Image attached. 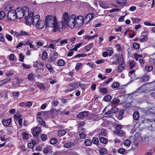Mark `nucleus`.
I'll use <instances>...</instances> for the list:
<instances>
[{
    "instance_id": "55",
    "label": "nucleus",
    "mask_w": 155,
    "mask_h": 155,
    "mask_svg": "<svg viewBox=\"0 0 155 155\" xmlns=\"http://www.w3.org/2000/svg\"><path fill=\"white\" fill-rule=\"evenodd\" d=\"M12 96L14 97H18L19 95V93L18 91L12 92Z\"/></svg>"
},
{
    "instance_id": "46",
    "label": "nucleus",
    "mask_w": 155,
    "mask_h": 155,
    "mask_svg": "<svg viewBox=\"0 0 155 155\" xmlns=\"http://www.w3.org/2000/svg\"><path fill=\"white\" fill-rule=\"evenodd\" d=\"M78 131L79 133H85V130L84 128L81 127H79L78 126Z\"/></svg>"
},
{
    "instance_id": "57",
    "label": "nucleus",
    "mask_w": 155,
    "mask_h": 155,
    "mask_svg": "<svg viewBox=\"0 0 155 155\" xmlns=\"http://www.w3.org/2000/svg\"><path fill=\"white\" fill-rule=\"evenodd\" d=\"M47 136L46 135L44 134H42L41 138V140L43 141H45L47 139Z\"/></svg>"
},
{
    "instance_id": "56",
    "label": "nucleus",
    "mask_w": 155,
    "mask_h": 155,
    "mask_svg": "<svg viewBox=\"0 0 155 155\" xmlns=\"http://www.w3.org/2000/svg\"><path fill=\"white\" fill-rule=\"evenodd\" d=\"M131 20L133 23H136L140 21V19L136 18H132Z\"/></svg>"
},
{
    "instance_id": "47",
    "label": "nucleus",
    "mask_w": 155,
    "mask_h": 155,
    "mask_svg": "<svg viewBox=\"0 0 155 155\" xmlns=\"http://www.w3.org/2000/svg\"><path fill=\"white\" fill-rule=\"evenodd\" d=\"M133 47L134 49H138L140 47V45L138 43L135 42L133 45Z\"/></svg>"
},
{
    "instance_id": "23",
    "label": "nucleus",
    "mask_w": 155,
    "mask_h": 155,
    "mask_svg": "<svg viewBox=\"0 0 155 155\" xmlns=\"http://www.w3.org/2000/svg\"><path fill=\"white\" fill-rule=\"evenodd\" d=\"M114 133L116 134H118L120 136H123L124 135V132L121 130H115L114 131Z\"/></svg>"
},
{
    "instance_id": "64",
    "label": "nucleus",
    "mask_w": 155,
    "mask_h": 155,
    "mask_svg": "<svg viewBox=\"0 0 155 155\" xmlns=\"http://www.w3.org/2000/svg\"><path fill=\"white\" fill-rule=\"evenodd\" d=\"M22 66L24 68L27 69H29L31 67V66L30 65L26 64L24 63L22 64Z\"/></svg>"
},
{
    "instance_id": "33",
    "label": "nucleus",
    "mask_w": 155,
    "mask_h": 155,
    "mask_svg": "<svg viewBox=\"0 0 155 155\" xmlns=\"http://www.w3.org/2000/svg\"><path fill=\"white\" fill-rule=\"evenodd\" d=\"M65 61L63 59H60L58 62V64L59 66H61L64 65Z\"/></svg>"
},
{
    "instance_id": "32",
    "label": "nucleus",
    "mask_w": 155,
    "mask_h": 155,
    "mask_svg": "<svg viewBox=\"0 0 155 155\" xmlns=\"http://www.w3.org/2000/svg\"><path fill=\"white\" fill-rule=\"evenodd\" d=\"M94 45L92 43H90L89 45H87L85 47V49L86 51H89L93 46Z\"/></svg>"
},
{
    "instance_id": "19",
    "label": "nucleus",
    "mask_w": 155,
    "mask_h": 155,
    "mask_svg": "<svg viewBox=\"0 0 155 155\" xmlns=\"http://www.w3.org/2000/svg\"><path fill=\"white\" fill-rule=\"evenodd\" d=\"M2 123L3 125L5 126H8L11 122V119L9 118V119L4 120L3 119L2 120Z\"/></svg>"
},
{
    "instance_id": "15",
    "label": "nucleus",
    "mask_w": 155,
    "mask_h": 155,
    "mask_svg": "<svg viewBox=\"0 0 155 155\" xmlns=\"http://www.w3.org/2000/svg\"><path fill=\"white\" fill-rule=\"evenodd\" d=\"M39 16L38 15H36L33 18V20L32 25L34 26H35L38 23V21L40 20Z\"/></svg>"
},
{
    "instance_id": "24",
    "label": "nucleus",
    "mask_w": 155,
    "mask_h": 155,
    "mask_svg": "<svg viewBox=\"0 0 155 155\" xmlns=\"http://www.w3.org/2000/svg\"><path fill=\"white\" fill-rule=\"evenodd\" d=\"M133 117L134 120H137L139 117V113L138 112L136 111L133 114Z\"/></svg>"
},
{
    "instance_id": "7",
    "label": "nucleus",
    "mask_w": 155,
    "mask_h": 155,
    "mask_svg": "<svg viewBox=\"0 0 155 155\" xmlns=\"http://www.w3.org/2000/svg\"><path fill=\"white\" fill-rule=\"evenodd\" d=\"M119 62V66L118 67L117 71L119 73H121L124 69L125 66L124 59L122 57H120V59Z\"/></svg>"
},
{
    "instance_id": "17",
    "label": "nucleus",
    "mask_w": 155,
    "mask_h": 155,
    "mask_svg": "<svg viewBox=\"0 0 155 155\" xmlns=\"http://www.w3.org/2000/svg\"><path fill=\"white\" fill-rule=\"evenodd\" d=\"M150 78V76L149 75L145 74L140 79L141 82H145L148 81Z\"/></svg>"
},
{
    "instance_id": "37",
    "label": "nucleus",
    "mask_w": 155,
    "mask_h": 155,
    "mask_svg": "<svg viewBox=\"0 0 155 155\" xmlns=\"http://www.w3.org/2000/svg\"><path fill=\"white\" fill-rule=\"evenodd\" d=\"M34 74L33 73H31L29 74V75L28 76V80L30 81H32L34 79Z\"/></svg>"
},
{
    "instance_id": "62",
    "label": "nucleus",
    "mask_w": 155,
    "mask_h": 155,
    "mask_svg": "<svg viewBox=\"0 0 155 155\" xmlns=\"http://www.w3.org/2000/svg\"><path fill=\"white\" fill-rule=\"evenodd\" d=\"M67 39L63 40L60 42V44L61 45H64L68 43Z\"/></svg>"
},
{
    "instance_id": "1",
    "label": "nucleus",
    "mask_w": 155,
    "mask_h": 155,
    "mask_svg": "<svg viewBox=\"0 0 155 155\" xmlns=\"http://www.w3.org/2000/svg\"><path fill=\"white\" fill-rule=\"evenodd\" d=\"M69 22V27L71 28H74L75 26L78 28L80 27L84 23L83 17L81 15L77 16L74 15H71L70 17Z\"/></svg>"
},
{
    "instance_id": "29",
    "label": "nucleus",
    "mask_w": 155,
    "mask_h": 155,
    "mask_svg": "<svg viewBox=\"0 0 155 155\" xmlns=\"http://www.w3.org/2000/svg\"><path fill=\"white\" fill-rule=\"evenodd\" d=\"M66 133V131L64 130H62L58 131V135L59 136L61 137L64 135Z\"/></svg>"
},
{
    "instance_id": "18",
    "label": "nucleus",
    "mask_w": 155,
    "mask_h": 155,
    "mask_svg": "<svg viewBox=\"0 0 155 155\" xmlns=\"http://www.w3.org/2000/svg\"><path fill=\"white\" fill-rule=\"evenodd\" d=\"M99 5L101 7L104 9L108 8L110 7L108 4L105 2H102L100 3Z\"/></svg>"
},
{
    "instance_id": "22",
    "label": "nucleus",
    "mask_w": 155,
    "mask_h": 155,
    "mask_svg": "<svg viewBox=\"0 0 155 155\" xmlns=\"http://www.w3.org/2000/svg\"><path fill=\"white\" fill-rule=\"evenodd\" d=\"M136 63L134 61L131 60L129 62L130 68V69H133L136 65Z\"/></svg>"
},
{
    "instance_id": "14",
    "label": "nucleus",
    "mask_w": 155,
    "mask_h": 155,
    "mask_svg": "<svg viewBox=\"0 0 155 155\" xmlns=\"http://www.w3.org/2000/svg\"><path fill=\"white\" fill-rule=\"evenodd\" d=\"M75 145V143L72 141L67 142L64 144L63 147L66 148H69L73 147Z\"/></svg>"
},
{
    "instance_id": "40",
    "label": "nucleus",
    "mask_w": 155,
    "mask_h": 155,
    "mask_svg": "<svg viewBox=\"0 0 155 155\" xmlns=\"http://www.w3.org/2000/svg\"><path fill=\"white\" fill-rule=\"evenodd\" d=\"M148 38L146 35L143 36V37L140 39V42H144L147 40Z\"/></svg>"
},
{
    "instance_id": "10",
    "label": "nucleus",
    "mask_w": 155,
    "mask_h": 155,
    "mask_svg": "<svg viewBox=\"0 0 155 155\" xmlns=\"http://www.w3.org/2000/svg\"><path fill=\"white\" fill-rule=\"evenodd\" d=\"M33 12H31L30 13L29 17H28V18H26V17H25L26 22L29 25H31L33 23L32 22L33 18Z\"/></svg>"
},
{
    "instance_id": "31",
    "label": "nucleus",
    "mask_w": 155,
    "mask_h": 155,
    "mask_svg": "<svg viewBox=\"0 0 155 155\" xmlns=\"http://www.w3.org/2000/svg\"><path fill=\"white\" fill-rule=\"evenodd\" d=\"M99 152L101 155H104L107 153V150L105 148H102L100 150Z\"/></svg>"
},
{
    "instance_id": "50",
    "label": "nucleus",
    "mask_w": 155,
    "mask_h": 155,
    "mask_svg": "<svg viewBox=\"0 0 155 155\" xmlns=\"http://www.w3.org/2000/svg\"><path fill=\"white\" fill-rule=\"evenodd\" d=\"M19 60L23 62L24 61V55L22 54L21 53L19 54Z\"/></svg>"
},
{
    "instance_id": "34",
    "label": "nucleus",
    "mask_w": 155,
    "mask_h": 155,
    "mask_svg": "<svg viewBox=\"0 0 155 155\" xmlns=\"http://www.w3.org/2000/svg\"><path fill=\"white\" fill-rule=\"evenodd\" d=\"M92 142L94 144L97 145L99 143V140L97 138L94 137L92 139Z\"/></svg>"
},
{
    "instance_id": "49",
    "label": "nucleus",
    "mask_w": 155,
    "mask_h": 155,
    "mask_svg": "<svg viewBox=\"0 0 155 155\" xmlns=\"http://www.w3.org/2000/svg\"><path fill=\"white\" fill-rule=\"evenodd\" d=\"M0 41L3 43L5 42V38L4 35L2 33H0Z\"/></svg>"
},
{
    "instance_id": "63",
    "label": "nucleus",
    "mask_w": 155,
    "mask_h": 155,
    "mask_svg": "<svg viewBox=\"0 0 155 155\" xmlns=\"http://www.w3.org/2000/svg\"><path fill=\"white\" fill-rule=\"evenodd\" d=\"M104 60L103 59H101L99 60H97L95 61V63L97 64H99L101 63H103L104 62Z\"/></svg>"
},
{
    "instance_id": "36",
    "label": "nucleus",
    "mask_w": 155,
    "mask_h": 155,
    "mask_svg": "<svg viewBox=\"0 0 155 155\" xmlns=\"http://www.w3.org/2000/svg\"><path fill=\"white\" fill-rule=\"evenodd\" d=\"M11 79V78L8 77L6 79H5L3 80H2V84H5L6 83H7L8 82H9L10 81Z\"/></svg>"
},
{
    "instance_id": "51",
    "label": "nucleus",
    "mask_w": 155,
    "mask_h": 155,
    "mask_svg": "<svg viewBox=\"0 0 155 155\" xmlns=\"http://www.w3.org/2000/svg\"><path fill=\"white\" fill-rule=\"evenodd\" d=\"M86 54H78L74 57V58H77L85 57L86 56Z\"/></svg>"
},
{
    "instance_id": "48",
    "label": "nucleus",
    "mask_w": 155,
    "mask_h": 155,
    "mask_svg": "<svg viewBox=\"0 0 155 155\" xmlns=\"http://www.w3.org/2000/svg\"><path fill=\"white\" fill-rule=\"evenodd\" d=\"M6 38L9 41H11L12 39V36L8 34H6L5 36Z\"/></svg>"
},
{
    "instance_id": "6",
    "label": "nucleus",
    "mask_w": 155,
    "mask_h": 155,
    "mask_svg": "<svg viewBox=\"0 0 155 155\" xmlns=\"http://www.w3.org/2000/svg\"><path fill=\"white\" fill-rule=\"evenodd\" d=\"M8 18L11 20H14L17 18L15 11L12 10L9 11L7 15Z\"/></svg>"
},
{
    "instance_id": "21",
    "label": "nucleus",
    "mask_w": 155,
    "mask_h": 155,
    "mask_svg": "<svg viewBox=\"0 0 155 155\" xmlns=\"http://www.w3.org/2000/svg\"><path fill=\"white\" fill-rule=\"evenodd\" d=\"M117 3L121 6L125 5L126 3L125 0H116Z\"/></svg>"
},
{
    "instance_id": "5",
    "label": "nucleus",
    "mask_w": 155,
    "mask_h": 155,
    "mask_svg": "<svg viewBox=\"0 0 155 155\" xmlns=\"http://www.w3.org/2000/svg\"><path fill=\"white\" fill-rule=\"evenodd\" d=\"M80 85V82H72L69 84L67 87V90L66 91V92L71 91L76 89Z\"/></svg>"
},
{
    "instance_id": "41",
    "label": "nucleus",
    "mask_w": 155,
    "mask_h": 155,
    "mask_svg": "<svg viewBox=\"0 0 155 155\" xmlns=\"http://www.w3.org/2000/svg\"><path fill=\"white\" fill-rule=\"evenodd\" d=\"M59 111V110H57L55 109H51L50 110V112L51 114H58V112Z\"/></svg>"
},
{
    "instance_id": "26",
    "label": "nucleus",
    "mask_w": 155,
    "mask_h": 155,
    "mask_svg": "<svg viewBox=\"0 0 155 155\" xmlns=\"http://www.w3.org/2000/svg\"><path fill=\"white\" fill-rule=\"evenodd\" d=\"M100 141L103 143L107 144V140L104 137H101L99 138Z\"/></svg>"
},
{
    "instance_id": "9",
    "label": "nucleus",
    "mask_w": 155,
    "mask_h": 155,
    "mask_svg": "<svg viewBox=\"0 0 155 155\" xmlns=\"http://www.w3.org/2000/svg\"><path fill=\"white\" fill-rule=\"evenodd\" d=\"M63 19L64 20L63 22L64 24H68L69 26V21H70V17L69 18L68 14L67 12H65L63 15Z\"/></svg>"
},
{
    "instance_id": "2",
    "label": "nucleus",
    "mask_w": 155,
    "mask_h": 155,
    "mask_svg": "<svg viewBox=\"0 0 155 155\" xmlns=\"http://www.w3.org/2000/svg\"><path fill=\"white\" fill-rule=\"evenodd\" d=\"M15 11L17 18L20 19L24 16L26 17L29 15V9L27 6H25L22 8H17Z\"/></svg>"
},
{
    "instance_id": "44",
    "label": "nucleus",
    "mask_w": 155,
    "mask_h": 155,
    "mask_svg": "<svg viewBox=\"0 0 155 155\" xmlns=\"http://www.w3.org/2000/svg\"><path fill=\"white\" fill-rule=\"evenodd\" d=\"M5 16V14L3 11H0V20L2 19Z\"/></svg>"
},
{
    "instance_id": "11",
    "label": "nucleus",
    "mask_w": 155,
    "mask_h": 155,
    "mask_svg": "<svg viewBox=\"0 0 155 155\" xmlns=\"http://www.w3.org/2000/svg\"><path fill=\"white\" fill-rule=\"evenodd\" d=\"M52 148L51 146H48L43 148V152L45 154H47L48 153H51L52 152Z\"/></svg>"
},
{
    "instance_id": "38",
    "label": "nucleus",
    "mask_w": 155,
    "mask_h": 155,
    "mask_svg": "<svg viewBox=\"0 0 155 155\" xmlns=\"http://www.w3.org/2000/svg\"><path fill=\"white\" fill-rule=\"evenodd\" d=\"M124 144L126 146H129L131 144V141L128 140H126L124 141Z\"/></svg>"
},
{
    "instance_id": "42",
    "label": "nucleus",
    "mask_w": 155,
    "mask_h": 155,
    "mask_svg": "<svg viewBox=\"0 0 155 155\" xmlns=\"http://www.w3.org/2000/svg\"><path fill=\"white\" fill-rule=\"evenodd\" d=\"M116 61H114L112 62V63L113 64H117L118 63L119 64V62L120 61V57L119 58V56H116Z\"/></svg>"
},
{
    "instance_id": "54",
    "label": "nucleus",
    "mask_w": 155,
    "mask_h": 155,
    "mask_svg": "<svg viewBox=\"0 0 155 155\" xmlns=\"http://www.w3.org/2000/svg\"><path fill=\"white\" fill-rule=\"evenodd\" d=\"M135 71L132 70L129 72V76L131 78H132V76H133L135 74Z\"/></svg>"
},
{
    "instance_id": "39",
    "label": "nucleus",
    "mask_w": 155,
    "mask_h": 155,
    "mask_svg": "<svg viewBox=\"0 0 155 155\" xmlns=\"http://www.w3.org/2000/svg\"><path fill=\"white\" fill-rule=\"evenodd\" d=\"M20 34H21V36L22 35H30V34L28 32L23 31V30H21L20 31Z\"/></svg>"
},
{
    "instance_id": "30",
    "label": "nucleus",
    "mask_w": 155,
    "mask_h": 155,
    "mask_svg": "<svg viewBox=\"0 0 155 155\" xmlns=\"http://www.w3.org/2000/svg\"><path fill=\"white\" fill-rule=\"evenodd\" d=\"M145 70L147 71L150 72L153 69V67L152 66H147L145 67Z\"/></svg>"
},
{
    "instance_id": "8",
    "label": "nucleus",
    "mask_w": 155,
    "mask_h": 155,
    "mask_svg": "<svg viewBox=\"0 0 155 155\" xmlns=\"http://www.w3.org/2000/svg\"><path fill=\"white\" fill-rule=\"evenodd\" d=\"M41 131V128L38 127H35L33 131V134L34 137H37L38 134H40Z\"/></svg>"
},
{
    "instance_id": "12",
    "label": "nucleus",
    "mask_w": 155,
    "mask_h": 155,
    "mask_svg": "<svg viewBox=\"0 0 155 155\" xmlns=\"http://www.w3.org/2000/svg\"><path fill=\"white\" fill-rule=\"evenodd\" d=\"M88 113L87 111H84L79 113L77 115V117L78 118L84 119L88 116Z\"/></svg>"
},
{
    "instance_id": "52",
    "label": "nucleus",
    "mask_w": 155,
    "mask_h": 155,
    "mask_svg": "<svg viewBox=\"0 0 155 155\" xmlns=\"http://www.w3.org/2000/svg\"><path fill=\"white\" fill-rule=\"evenodd\" d=\"M47 56H48V54L46 52L44 51L43 52L42 58L44 60H45V59H46Z\"/></svg>"
},
{
    "instance_id": "28",
    "label": "nucleus",
    "mask_w": 155,
    "mask_h": 155,
    "mask_svg": "<svg viewBox=\"0 0 155 155\" xmlns=\"http://www.w3.org/2000/svg\"><path fill=\"white\" fill-rule=\"evenodd\" d=\"M111 99V96L109 95L105 96L103 100L106 102L109 101Z\"/></svg>"
},
{
    "instance_id": "43",
    "label": "nucleus",
    "mask_w": 155,
    "mask_h": 155,
    "mask_svg": "<svg viewBox=\"0 0 155 155\" xmlns=\"http://www.w3.org/2000/svg\"><path fill=\"white\" fill-rule=\"evenodd\" d=\"M139 61L140 64V66L142 67H143L145 63L144 60L143 59H140L139 60Z\"/></svg>"
},
{
    "instance_id": "27",
    "label": "nucleus",
    "mask_w": 155,
    "mask_h": 155,
    "mask_svg": "<svg viewBox=\"0 0 155 155\" xmlns=\"http://www.w3.org/2000/svg\"><path fill=\"white\" fill-rule=\"evenodd\" d=\"M46 68L48 69V70L50 73L52 72L53 71V68L51 67L50 64H48L46 65Z\"/></svg>"
},
{
    "instance_id": "13",
    "label": "nucleus",
    "mask_w": 155,
    "mask_h": 155,
    "mask_svg": "<svg viewBox=\"0 0 155 155\" xmlns=\"http://www.w3.org/2000/svg\"><path fill=\"white\" fill-rule=\"evenodd\" d=\"M45 25V22L44 21L40 20L35 26L38 28L42 29L44 28Z\"/></svg>"
},
{
    "instance_id": "59",
    "label": "nucleus",
    "mask_w": 155,
    "mask_h": 155,
    "mask_svg": "<svg viewBox=\"0 0 155 155\" xmlns=\"http://www.w3.org/2000/svg\"><path fill=\"white\" fill-rule=\"evenodd\" d=\"M9 59L12 61H14L15 60V56L14 54H11L9 56Z\"/></svg>"
},
{
    "instance_id": "25",
    "label": "nucleus",
    "mask_w": 155,
    "mask_h": 155,
    "mask_svg": "<svg viewBox=\"0 0 155 155\" xmlns=\"http://www.w3.org/2000/svg\"><path fill=\"white\" fill-rule=\"evenodd\" d=\"M119 86L120 84L119 83L114 82L112 84L111 87L113 88H117L119 87Z\"/></svg>"
},
{
    "instance_id": "3",
    "label": "nucleus",
    "mask_w": 155,
    "mask_h": 155,
    "mask_svg": "<svg viewBox=\"0 0 155 155\" xmlns=\"http://www.w3.org/2000/svg\"><path fill=\"white\" fill-rule=\"evenodd\" d=\"M56 17L51 15L45 17V24L46 27H52L56 21Z\"/></svg>"
},
{
    "instance_id": "53",
    "label": "nucleus",
    "mask_w": 155,
    "mask_h": 155,
    "mask_svg": "<svg viewBox=\"0 0 155 155\" xmlns=\"http://www.w3.org/2000/svg\"><path fill=\"white\" fill-rule=\"evenodd\" d=\"M99 91L103 93H106L107 92V89L106 88H101Z\"/></svg>"
},
{
    "instance_id": "4",
    "label": "nucleus",
    "mask_w": 155,
    "mask_h": 155,
    "mask_svg": "<svg viewBox=\"0 0 155 155\" xmlns=\"http://www.w3.org/2000/svg\"><path fill=\"white\" fill-rule=\"evenodd\" d=\"M65 25L63 22L57 21L56 20L53 26L54 27L53 31H58L59 32L62 31L63 30V27Z\"/></svg>"
},
{
    "instance_id": "16",
    "label": "nucleus",
    "mask_w": 155,
    "mask_h": 155,
    "mask_svg": "<svg viewBox=\"0 0 155 155\" xmlns=\"http://www.w3.org/2000/svg\"><path fill=\"white\" fill-rule=\"evenodd\" d=\"M95 15L94 13H91L88 14L86 16L85 19L87 20V22H90L92 18Z\"/></svg>"
},
{
    "instance_id": "20",
    "label": "nucleus",
    "mask_w": 155,
    "mask_h": 155,
    "mask_svg": "<svg viewBox=\"0 0 155 155\" xmlns=\"http://www.w3.org/2000/svg\"><path fill=\"white\" fill-rule=\"evenodd\" d=\"M37 120L38 123L40 124L43 126H45V121L42 120L40 117H37Z\"/></svg>"
},
{
    "instance_id": "60",
    "label": "nucleus",
    "mask_w": 155,
    "mask_h": 155,
    "mask_svg": "<svg viewBox=\"0 0 155 155\" xmlns=\"http://www.w3.org/2000/svg\"><path fill=\"white\" fill-rule=\"evenodd\" d=\"M125 151V149L123 148H121L120 149L118 150V152L119 153H120L122 154H123L124 153Z\"/></svg>"
},
{
    "instance_id": "35",
    "label": "nucleus",
    "mask_w": 155,
    "mask_h": 155,
    "mask_svg": "<svg viewBox=\"0 0 155 155\" xmlns=\"http://www.w3.org/2000/svg\"><path fill=\"white\" fill-rule=\"evenodd\" d=\"M84 143L87 146H89L92 144L91 140L89 139H86L84 141Z\"/></svg>"
},
{
    "instance_id": "61",
    "label": "nucleus",
    "mask_w": 155,
    "mask_h": 155,
    "mask_svg": "<svg viewBox=\"0 0 155 155\" xmlns=\"http://www.w3.org/2000/svg\"><path fill=\"white\" fill-rule=\"evenodd\" d=\"M79 136L80 138L84 139L86 137V135L85 134L83 133H81L79 134Z\"/></svg>"
},
{
    "instance_id": "45",
    "label": "nucleus",
    "mask_w": 155,
    "mask_h": 155,
    "mask_svg": "<svg viewBox=\"0 0 155 155\" xmlns=\"http://www.w3.org/2000/svg\"><path fill=\"white\" fill-rule=\"evenodd\" d=\"M57 142V140L56 138H53L51 139L50 141V143L52 144H54L56 143Z\"/></svg>"
},
{
    "instance_id": "58",
    "label": "nucleus",
    "mask_w": 155,
    "mask_h": 155,
    "mask_svg": "<svg viewBox=\"0 0 155 155\" xmlns=\"http://www.w3.org/2000/svg\"><path fill=\"white\" fill-rule=\"evenodd\" d=\"M22 135L23 138L24 139H27L28 138V134L25 133H23Z\"/></svg>"
}]
</instances>
